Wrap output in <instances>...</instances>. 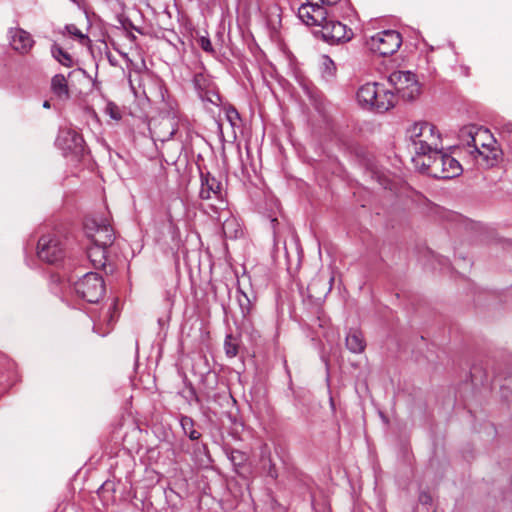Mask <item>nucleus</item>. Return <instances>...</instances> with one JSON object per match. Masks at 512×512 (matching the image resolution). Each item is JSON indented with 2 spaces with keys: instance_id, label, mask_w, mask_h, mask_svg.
<instances>
[{
  "instance_id": "obj_4",
  "label": "nucleus",
  "mask_w": 512,
  "mask_h": 512,
  "mask_svg": "<svg viewBox=\"0 0 512 512\" xmlns=\"http://www.w3.org/2000/svg\"><path fill=\"white\" fill-rule=\"evenodd\" d=\"M402 44V36L396 30H384L367 40L369 49L380 56H390L398 51Z\"/></svg>"
},
{
  "instance_id": "obj_16",
  "label": "nucleus",
  "mask_w": 512,
  "mask_h": 512,
  "mask_svg": "<svg viewBox=\"0 0 512 512\" xmlns=\"http://www.w3.org/2000/svg\"><path fill=\"white\" fill-rule=\"evenodd\" d=\"M225 219L222 222V231L226 238L236 239L242 234L241 225L236 217L230 215L229 211L225 209L222 210V213L219 215L218 220L221 221L222 217Z\"/></svg>"
},
{
  "instance_id": "obj_9",
  "label": "nucleus",
  "mask_w": 512,
  "mask_h": 512,
  "mask_svg": "<svg viewBox=\"0 0 512 512\" xmlns=\"http://www.w3.org/2000/svg\"><path fill=\"white\" fill-rule=\"evenodd\" d=\"M201 187L199 191V197L202 200H209L212 198L217 199L221 206L220 210H224V206H226V202L223 200L222 194V183L211 173H201Z\"/></svg>"
},
{
  "instance_id": "obj_36",
  "label": "nucleus",
  "mask_w": 512,
  "mask_h": 512,
  "mask_svg": "<svg viewBox=\"0 0 512 512\" xmlns=\"http://www.w3.org/2000/svg\"><path fill=\"white\" fill-rule=\"evenodd\" d=\"M322 5L324 6H334L336 5L340 0H318Z\"/></svg>"
},
{
  "instance_id": "obj_14",
  "label": "nucleus",
  "mask_w": 512,
  "mask_h": 512,
  "mask_svg": "<svg viewBox=\"0 0 512 512\" xmlns=\"http://www.w3.org/2000/svg\"><path fill=\"white\" fill-rule=\"evenodd\" d=\"M178 130V122L174 117H163L155 125L153 133L157 140L166 142L176 135Z\"/></svg>"
},
{
  "instance_id": "obj_37",
  "label": "nucleus",
  "mask_w": 512,
  "mask_h": 512,
  "mask_svg": "<svg viewBox=\"0 0 512 512\" xmlns=\"http://www.w3.org/2000/svg\"><path fill=\"white\" fill-rule=\"evenodd\" d=\"M43 107H44V108H47V109H48V108H50V102H49V101H47V100H46V101H44V103H43Z\"/></svg>"
},
{
  "instance_id": "obj_33",
  "label": "nucleus",
  "mask_w": 512,
  "mask_h": 512,
  "mask_svg": "<svg viewBox=\"0 0 512 512\" xmlns=\"http://www.w3.org/2000/svg\"><path fill=\"white\" fill-rule=\"evenodd\" d=\"M198 44L199 46L205 51V52H208V53H213L214 52V49H213V46H212V43L210 41L209 38L207 37H204V36H201L199 39H198Z\"/></svg>"
},
{
  "instance_id": "obj_1",
  "label": "nucleus",
  "mask_w": 512,
  "mask_h": 512,
  "mask_svg": "<svg viewBox=\"0 0 512 512\" xmlns=\"http://www.w3.org/2000/svg\"><path fill=\"white\" fill-rule=\"evenodd\" d=\"M406 137L417 156H426L429 160L435 153L443 150L442 136L438 128L427 121H417L406 130Z\"/></svg>"
},
{
  "instance_id": "obj_2",
  "label": "nucleus",
  "mask_w": 512,
  "mask_h": 512,
  "mask_svg": "<svg viewBox=\"0 0 512 512\" xmlns=\"http://www.w3.org/2000/svg\"><path fill=\"white\" fill-rule=\"evenodd\" d=\"M430 173L439 179H451L461 175L463 169L458 160L443 150L435 153L428 163H424Z\"/></svg>"
},
{
  "instance_id": "obj_38",
  "label": "nucleus",
  "mask_w": 512,
  "mask_h": 512,
  "mask_svg": "<svg viewBox=\"0 0 512 512\" xmlns=\"http://www.w3.org/2000/svg\"><path fill=\"white\" fill-rule=\"evenodd\" d=\"M505 128L507 129L508 132L512 131V123L505 125Z\"/></svg>"
},
{
  "instance_id": "obj_15",
  "label": "nucleus",
  "mask_w": 512,
  "mask_h": 512,
  "mask_svg": "<svg viewBox=\"0 0 512 512\" xmlns=\"http://www.w3.org/2000/svg\"><path fill=\"white\" fill-rule=\"evenodd\" d=\"M379 85L378 83H366L358 89L357 100L363 108L374 109Z\"/></svg>"
},
{
  "instance_id": "obj_3",
  "label": "nucleus",
  "mask_w": 512,
  "mask_h": 512,
  "mask_svg": "<svg viewBox=\"0 0 512 512\" xmlns=\"http://www.w3.org/2000/svg\"><path fill=\"white\" fill-rule=\"evenodd\" d=\"M74 290L85 301L97 303L105 293V284L99 274L89 272L75 282Z\"/></svg>"
},
{
  "instance_id": "obj_31",
  "label": "nucleus",
  "mask_w": 512,
  "mask_h": 512,
  "mask_svg": "<svg viewBox=\"0 0 512 512\" xmlns=\"http://www.w3.org/2000/svg\"><path fill=\"white\" fill-rule=\"evenodd\" d=\"M105 113L109 115L114 120H119L121 118V113L116 104L113 102H108L105 107Z\"/></svg>"
},
{
  "instance_id": "obj_22",
  "label": "nucleus",
  "mask_w": 512,
  "mask_h": 512,
  "mask_svg": "<svg viewBox=\"0 0 512 512\" xmlns=\"http://www.w3.org/2000/svg\"><path fill=\"white\" fill-rule=\"evenodd\" d=\"M180 424L184 433L191 440H198L200 438L201 434L194 428V421L192 420V418L188 416H182L180 419Z\"/></svg>"
},
{
  "instance_id": "obj_28",
  "label": "nucleus",
  "mask_w": 512,
  "mask_h": 512,
  "mask_svg": "<svg viewBox=\"0 0 512 512\" xmlns=\"http://www.w3.org/2000/svg\"><path fill=\"white\" fill-rule=\"evenodd\" d=\"M321 67H322V72L325 76L332 77L335 75L336 66H335V63L333 62V60L329 56H327V55L321 56Z\"/></svg>"
},
{
  "instance_id": "obj_5",
  "label": "nucleus",
  "mask_w": 512,
  "mask_h": 512,
  "mask_svg": "<svg viewBox=\"0 0 512 512\" xmlns=\"http://www.w3.org/2000/svg\"><path fill=\"white\" fill-rule=\"evenodd\" d=\"M396 92L406 100H414L420 93V86L415 75L410 71H396L389 76Z\"/></svg>"
},
{
  "instance_id": "obj_13",
  "label": "nucleus",
  "mask_w": 512,
  "mask_h": 512,
  "mask_svg": "<svg viewBox=\"0 0 512 512\" xmlns=\"http://www.w3.org/2000/svg\"><path fill=\"white\" fill-rule=\"evenodd\" d=\"M58 145L65 151L75 154L83 150V137L74 130H63L57 138Z\"/></svg>"
},
{
  "instance_id": "obj_23",
  "label": "nucleus",
  "mask_w": 512,
  "mask_h": 512,
  "mask_svg": "<svg viewBox=\"0 0 512 512\" xmlns=\"http://www.w3.org/2000/svg\"><path fill=\"white\" fill-rule=\"evenodd\" d=\"M238 292L240 294L238 297V303L241 309L243 319L248 321V316L251 314L253 309L252 300L241 289H238Z\"/></svg>"
},
{
  "instance_id": "obj_29",
  "label": "nucleus",
  "mask_w": 512,
  "mask_h": 512,
  "mask_svg": "<svg viewBox=\"0 0 512 512\" xmlns=\"http://www.w3.org/2000/svg\"><path fill=\"white\" fill-rule=\"evenodd\" d=\"M198 95L204 102H209L215 106H218L220 103V95L211 87H209L206 91L198 93Z\"/></svg>"
},
{
  "instance_id": "obj_20",
  "label": "nucleus",
  "mask_w": 512,
  "mask_h": 512,
  "mask_svg": "<svg viewBox=\"0 0 512 512\" xmlns=\"http://www.w3.org/2000/svg\"><path fill=\"white\" fill-rule=\"evenodd\" d=\"M51 90L53 94L60 100L65 101L70 98L68 82L63 74H56L52 77Z\"/></svg>"
},
{
  "instance_id": "obj_32",
  "label": "nucleus",
  "mask_w": 512,
  "mask_h": 512,
  "mask_svg": "<svg viewBox=\"0 0 512 512\" xmlns=\"http://www.w3.org/2000/svg\"><path fill=\"white\" fill-rule=\"evenodd\" d=\"M65 28H66L68 34L79 39L80 41H84V40L88 39V37L86 35H84L81 32V30L78 29L77 26L74 24L67 25Z\"/></svg>"
},
{
  "instance_id": "obj_35",
  "label": "nucleus",
  "mask_w": 512,
  "mask_h": 512,
  "mask_svg": "<svg viewBox=\"0 0 512 512\" xmlns=\"http://www.w3.org/2000/svg\"><path fill=\"white\" fill-rule=\"evenodd\" d=\"M242 458H243V455L240 451H233L231 453V460L233 462H236V460H242Z\"/></svg>"
},
{
  "instance_id": "obj_12",
  "label": "nucleus",
  "mask_w": 512,
  "mask_h": 512,
  "mask_svg": "<svg viewBox=\"0 0 512 512\" xmlns=\"http://www.w3.org/2000/svg\"><path fill=\"white\" fill-rule=\"evenodd\" d=\"M9 36L11 47L20 54L29 53L34 46L31 34L21 28H11Z\"/></svg>"
},
{
  "instance_id": "obj_26",
  "label": "nucleus",
  "mask_w": 512,
  "mask_h": 512,
  "mask_svg": "<svg viewBox=\"0 0 512 512\" xmlns=\"http://www.w3.org/2000/svg\"><path fill=\"white\" fill-rule=\"evenodd\" d=\"M325 281L324 289L322 291L323 296H326L332 289L334 277L330 276L328 279L324 278L322 275H319L317 278L313 279L312 282L308 286L309 292L313 293L316 286L321 282Z\"/></svg>"
},
{
  "instance_id": "obj_30",
  "label": "nucleus",
  "mask_w": 512,
  "mask_h": 512,
  "mask_svg": "<svg viewBox=\"0 0 512 512\" xmlns=\"http://www.w3.org/2000/svg\"><path fill=\"white\" fill-rule=\"evenodd\" d=\"M225 353L228 357L233 358L238 353V347L235 343L232 342V336L228 335L225 339L224 343Z\"/></svg>"
},
{
  "instance_id": "obj_25",
  "label": "nucleus",
  "mask_w": 512,
  "mask_h": 512,
  "mask_svg": "<svg viewBox=\"0 0 512 512\" xmlns=\"http://www.w3.org/2000/svg\"><path fill=\"white\" fill-rule=\"evenodd\" d=\"M313 12V3L302 4L298 9V16L306 25H313Z\"/></svg>"
},
{
  "instance_id": "obj_6",
  "label": "nucleus",
  "mask_w": 512,
  "mask_h": 512,
  "mask_svg": "<svg viewBox=\"0 0 512 512\" xmlns=\"http://www.w3.org/2000/svg\"><path fill=\"white\" fill-rule=\"evenodd\" d=\"M85 231L92 244L110 247L115 239L113 228L107 221L88 220Z\"/></svg>"
},
{
  "instance_id": "obj_11",
  "label": "nucleus",
  "mask_w": 512,
  "mask_h": 512,
  "mask_svg": "<svg viewBox=\"0 0 512 512\" xmlns=\"http://www.w3.org/2000/svg\"><path fill=\"white\" fill-rule=\"evenodd\" d=\"M487 140H481L473 149L469 150V154L473 156L475 161L483 166H493L497 150L492 143H487Z\"/></svg>"
},
{
  "instance_id": "obj_18",
  "label": "nucleus",
  "mask_w": 512,
  "mask_h": 512,
  "mask_svg": "<svg viewBox=\"0 0 512 512\" xmlns=\"http://www.w3.org/2000/svg\"><path fill=\"white\" fill-rule=\"evenodd\" d=\"M108 246L92 244L87 248V256L95 268H103L107 262Z\"/></svg>"
},
{
  "instance_id": "obj_24",
  "label": "nucleus",
  "mask_w": 512,
  "mask_h": 512,
  "mask_svg": "<svg viewBox=\"0 0 512 512\" xmlns=\"http://www.w3.org/2000/svg\"><path fill=\"white\" fill-rule=\"evenodd\" d=\"M52 56L62 65L66 67H71L73 65L72 58L70 54L64 51L61 47L54 44L51 48Z\"/></svg>"
},
{
  "instance_id": "obj_10",
  "label": "nucleus",
  "mask_w": 512,
  "mask_h": 512,
  "mask_svg": "<svg viewBox=\"0 0 512 512\" xmlns=\"http://www.w3.org/2000/svg\"><path fill=\"white\" fill-rule=\"evenodd\" d=\"M459 139L466 145L468 151L473 149L481 140H491L492 136L486 129L478 128L475 125H467L460 129Z\"/></svg>"
},
{
  "instance_id": "obj_8",
  "label": "nucleus",
  "mask_w": 512,
  "mask_h": 512,
  "mask_svg": "<svg viewBox=\"0 0 512 512\" xmlns=\"http://www.w3.org/2000/svg\"><path fill=\"white\" fill-rule=\"evenodd\" d=\"M320 32L323 39L331 44L347 42L353 37L352 29L333 18L323 24Z\"/></svg>"
},
{
  "instance_id": "obj_21",
  "label": "nucleus",
  "mask_w": 512,
  "mask_h": 512,
  "mask_svg": "<svg viewBox=\"0 0 512 512\" xmlns=\"http://www.w3.org/2000/svg\"><path fill=\"white\" fill-rule=\"evenodd\" d=\"M313 25L322 27L330 18L324 5L313 3Z\"/></svg>"
},
{
  "instance_id": "obj_17",
  "label": "nucleus",
  "mask_w": 512,
  "mask_h": 512,
  "mask_svg": "<svg viewBox=\"0 0 512 512\" xmlns=\"http://www.w3.org/2000/svg\"><path fill=\"white\" fill-rule=\"evenodd\" d=\"M374 102V110L382 113L394 107L396 97L392 91L385 89L383 85H379L377 98Z\"/></svg>"
},
{
  "instance_id": "obj_27",
  "label": "nucleus",
  "mask_w": 512,
  "mask_h": 512,
  "mask_svg": "<svg viewBox=\"0 0 512 512\" xmlns=\"http://www.w3.org/2000/svg\"><path fill=\"white\" fill-rule=\"evenodd\" d=\"M193 85L198 93L206 91L211 86V80L204 73H196L193 77Z\"/></svg>"
},
{
  "instance_id": "obj_7",
  "label": "nucleus",
  "mask_w": 512,
  "mask_h": 512,
  "mask_svg": "<svg viewBox=\"0 0 512 512\" xmlns=\"http://www.w3.org/2000/svg\"><path fill=\"white\" fill-rule=\"evenodd\" d=\"M38 257L47 263H56L63 259L64 249L56 235H44L38 240Z\"/></svg>"
},
{
  "instance_id": "obj_34",
  "label": "nucleus",
  "mask_w": 512,
  "mask_h": 512,
  "mask_svg": "<svg viewBox=\"0 0 512 512\" xmlns=\"http://www.w3.org/2000/svg\"><path fill=\"white\" fill-rule=\"evenodd\" d=\"M227 118L231 123H233L234 119L239 118V114L234 108H232L227 111Z\"/></svg>"
},
{
  "instance_id": "obj_19",
  "label": "nucleus",
  "mask_w": 512,
  "mask_h": 512,
  "mask_svg": "<svg viewBox=\"0 0 512 512\" xmlns=\"http://www.w3.org/2000/svg\"><path fill=\"white\" fill-rule=\"evenodd\" d=\"M346 347L347 349L355 354L364 352L366 342L364 336L360 330L351 329L346 335Z\"/></svg>"
}]
</instances>
